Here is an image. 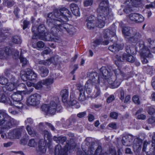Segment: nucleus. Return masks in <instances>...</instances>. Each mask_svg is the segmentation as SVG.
Wrapping results in <instances>:
<instances>
[{
    "instance_id": "5",
    "label": "nucleus",
    "mask_w": 155,
    "mask_h": 155,
    "mask_svg": "<svg viewBox=\"0 0 155 155\" xmlns=\"http://www.w3.org/2000/svg\"><path fill=\"white\" fill-rule=\"evenodd\" d=\"M43 111L45 112L50 114L54 115L56 111L60 112L62 110V107L58 104L56 103L53 101H51L49 104L43 105L41 107Z\"/></svg>"
},
{
    "instance_id": "22",
    "label": "nucleus",
    "mask_w": 155,
    "mask_h": 155,
    "mask_svg": "<svg viewBox=\"0 0 155 155\" xmlns=\"http://www.w3.org/2000/svg\"><path fill=\"white\" fill-rule=\"evenodd\" d=\"M107 1L104 0L102 1L100 4L98 11L101 14L103 13L107 14Z\"/></svg>"
},
{
    "instance_id": "40",
    "label": "nucleus",
    "mask_w": 155,
    "mask_h": 155,
    "mask_svg": "<svg viewBox=\"0 0 155 155\" xmlns=\"http://www.w3.org/2000/svg\"><path fill=\"white\" fill-rule=\"evenodd\" d=\"M37 142L35 139L32 138L30 140L28 143V145L31 147H35L37 146Z\"/></svg>"
},
{
    "instance_id": "6",
    "label": "nucleus",
    "mask_w": 155,
    "mask_h": 155,
    "mask_svg": "<svg viewBox=\"0 0 155 155\" xmlns=\"http://www.w3.org/2000/svg\"><path fill=\"white\" fill-rule=\"evenodd\" d=\"M86 146L83 145L82 148L84 152L85 155H104L103 153L98 155L94 154V150L96 148V145L93 142H92L90 137H87L85 139Z\"/></svg>"
},
{
    "instance_id": "64",
    "label": "nucleus",
    "mask_w": 155,
    "mask_h": 155,
    "mask_svg": "<svg viewBox=\"0 0 155 155\" xmlns=\"http://www.w3.org/2000/svg\"><path fill=\"white\" fill-rule=\"evenodd\" d=\"M118 114L115 112H112L110 114V117L113 119H117L118 116Z\"/></svg>"
},
{
    "instance_id": "51",
    "label": "nucleus",
    "mask_w": 155,
    "mask_h": 155,
    "mask_svg": "<svg viewBox=\"0 0 155 155\" xmlns=\"http://www.w3.org/2000/svg\"><path fill=\"white\" fill-rule=\"evenodd\" d=\"M138 15L137 17H136V23H140L143 22L144 20V18L141 15H140L138 14H137Z\"/></svg>"
},
{
    "instance_id": "43",
    "label": "nucleus",
    "mask_w": 155,
    "mask_h": 155,
    "mask_svg": "<svg viewBox=\"0 0 155 155\" xmlns=\"http://www.w3.org/2000/svg\"><path fill=\"white\" fill-rule=\"evenodd\" d=\"M13 104L14 106L19 110H21L23 107V104L21 102V101L15 102L14 103H13Z\"/></svg>"
},
{
    "instance_id": "20",
    "label": "nucleus",
    "mask_w": 155,
    "mask_h": 155,
    "mask_svg": "<svg viewBox=\"0 0 155 155\" xmlns=\"http://www.w3.org/2000/svg\"><path fill=\"white\" fill-rule=\"evenodd\" d=\"M133 29L127 27H124L122 30V33L125 38L128 40V38H130L133 32Z\"/></svg>"
},
{
    "instance_id": "49",
    "label": "nucleus",
    "mask_w": 155,
    "mask_h": 155,
    "mask_svg": "<svg viewBox=\"0 0 155 155\" xmlns=\"http://www.w3.org/2000/svg\"><path fill=\"white\" fill-rule=\"evenodd\" d=\"M7 58L5 50L0 48V59H5Z\"/></svg>"
},
{
    "instance_id": "21",
    "label": "nucleus",
    "mask_w": 155,
    "mask_h": 155,
    "mask_svg": "<svg viewBox=\"0 0 155 155\" xmlns=\"http://www.w3.org/2000/svg\"><path fill=\"white\" fill-rule=\"evenodd\" d=\"M61 9L63 20H68V18L71 16V12L68 9L64 7L61 8Z\"/></svg>"
},
{
    "instance_id": "52",
    "label": "nucleus",
    "mask_w": 155,
    "mask_h": 155,
    "mask_svg": "<svg viewBox=\"0 0 155 155\" xmlns=\"http://www.w3.org/2000/svg\"><path fill=\"white\" fill-rule=\"evenodd\" d=\"M51 63L54 65L57 64L58 62V56H56L50 58Z\"/></svg>"
},
{
    "instance_id": "8",
    "label": "nucleus",
    "mask_w": 155,
    "mask_h": 155,
    "mask_svg": "<svg viewBox=\"0 0 155 155\" xmlns=\"http://www.w3.org/2000/svg\"><path fill=\"white\" fill-rule=\"evenodd\" d=\"M75 147V144L73 143L70 144L67 143L64 146V149H62L61 147L59 144L57 145L55 147L54 154L55 155H68V149L72 150Z\"/></svg>"
},
{
    "instance_id": "16",
    "label": "nucleus",
    "mask_w": 155,
    "mask_h": 155,
    "mask_svg": "<svg viewBox=\"0 0 155 155\" xmlns=\"http://www.w3.org/2000/svg\"><path fill=\"white\" fill-rule=\"evenodd\" d=\"M65 21L63 20L62 21H57L56 22H53L50 26L54 25L58 27V29H59V31H65L66 30L67 26H69V24L64 22V21Z\"/></svg>"
},
{
    "instance_id": "30",
    "label": "nucleus",
    "mask_w": 155,
    "mask_h": 155,
    "mask_svg": "<svg viewBox=\"0 0 155 155\" xmlns=\"http://www.w3.org/2000/svg\"><path fill=\"white\" fill-rule=\"evenodd\" d=\"M67 138L65 137L60 136L57 137L54 136L53 137V140L58 143H59L63 144L64 142H66Z\"/></svg>"
},
{
    "instance_id": "57",
    "label": "nucleus",
    "mask_w": 155,
    "mask_h": 155,
    "mask_svg": "<svg viewBox=\"0 0 155 155\" xmlns=\"http://www.w3.org/2000/svg\"><path fill=\"white\" fill-rule=\"evenodd\" d=\"M93 0H85L84 2V5L85 7L91 6L93 4Z\"/></svg>"
},
{
    "instance_id": "4",
    "label": "nucleus",
    "mask_w": 155,
    "mask_h": 155,
    "mask_svg": "<svg viewBox=\"0 0 155 155\" xmlns=\"http://www.w3.org/2000/svg\"><path fill=\"white\" fill-rule=\"evenodd\" d=\"M135 48L133 47L127 46L126 48V51L127 54H124L121 56L120 54H117L116 56V58L117 59L115 61V63L118 67H120V65L121 64V61L123 60H126L127 61L133 62L135 60V58L130 54H134Z\"/></svg>"
},
{
    "instance_id": "47",
    "label": "nucleus",
    "mask_w": 155,
    "mask_h": 155,
    "mask_svg": "<svg viewBox=\"0 0 155 155\" xmlns=\"http://www.w3.org/2000/svg\"><path fill=\"white\" fill-rule=\"evenodd\" d=\"M0 84L3 85L8 84V79L4 77H0Z\"/></svg>"
},
{
    "instance_id": "62",
    "label": "nucleus",
    "mask_w": 155,
    "mask_h": 155,
    "mask_svg": "<svg viewBox=\"0 0 155 155\" xmlns=\"http://www.w3.org/2000/svg\"><path fill=\"white\" fill-rule=\"evenodd\" d=\"M87 25L88 28L90 29H93L95 26L93 22L91 21H88L87 24Z\"/></svg>"
},
{
    "instance_id": "35",
    "label": "nucleus",
    "mask_w": 155,
    "mask_h": 155,
    "mask_svg": "<svg viewBox=\"0 0 155 155\" xmlns=\"http://www.w3.org/2000/svg\"><path fill=\"white\" fill-rule=\"evenodd\" d=\"M26 129L29 134L32 137H34L37 134L36 131L32 129L28 125L26 127Z\"/></svg>"
},
{
    "instance_id": "34",
    "label": "nucleus",
    "mask_w": 155,
    "mask_h": 155,
    "mask_svg": "<svg viewBox=\"0 0 155 155\" xmlns=\"http://www.w3.org/2000/svg\"><path fill=\"white\" fill-rule=\"evenodd\" d=\"M49 71L48 68H40L39 70V73L42 77H45L48 76Z\"/></svg>"
},
{
    "instance_id": "53",
    "label": "nucleus",
    "mask_w": 155,
    "mask_h": 155,
    "mask_svg": "<svg viewBox=\"0 0 155 155\" xmlns=\"http://www.w3.org/2000/svg\"><path fill=\"white\" fill-rule=\"evenodd\" d=\"M78 99L79 101L81 102L84 101L86 100V97L84 94V91L83 92H80Z\"/></svg>"
},
{
    "instance_id": "45",
    "label": "nucleus",
    "mask_w": 155,
    "mask_h": 155,
    "mask_svg": "<svg viewBox=\"0 0 155 155\" xmlns=\"http://www.w3.org/2000/svg\"><path fill=\"white\" fill-rule=\"evenodd\" d=\"M74 30L75 28L72 25H69V26H67L66 30L65 31H67L70 34H73V33L74 31Z\"/></svg>"
},
{
    "instance_id": "31",
    "label": "nucleus",
    "mask_w": 155,
    "mask_h": 155,
    "mask_svg": "<svg viewBox=\"0 0 155 155\" xmlns=\"http://www.w3.org/2000/svg\"><path fill=\"white\" fill-rule=\"evenodd\" d=\"M10 102L9 98L6 97L5 94H0V102L5 104L9 103Z\"/></svg>"
},
{
    "instance_id": "50",
    "label": "nucleus",
    "mask_w": 155,
    "mask_h": 155,
    "mask_svg": "<svg viewBox=\"0 0 155 155\" xmlns=\"http://www.w3.org/2000/svg\"><path fill=\"white\" fill-rule=\"evenodd\" d=\"M76 88L80 92H83L84 91V87L83 85L81 83L77 84L76 85Z\"/></svg>"
},
{
    "instance_id": "60",
    "label": "nucleus",
    "mask_w": 155,
    "mask_h": 155,
    "mask_svg": "<svg viewBox=\"0 0 155 155\" xmlns=\"http://www.w3.org/2000/svg\"><path fill=\"white\" fill-rule=\"evenodd\" d=\"M117 44H114L112 46L108 47L109 50L111 51L115 52L117 51Z\"/></svg>"
},
{
    "instance_id": "23",
    "label": "nucleus",
    "mask_w": 155,
    "mask_h": 155,
    "mask_svg": "<svg viewBox=\"0 0 155 155\" xmlns=\"http://www.w3.org/2000/svg\"><path fill=\"white\" fill-rule=\"evenodd\" d=\"M103 39L102 38H100L99 39H96L93 43H92V45L94 48H95L98 45L101 44H103L104 45H107V41L106 40H105L103 41Z\"/></svg>"
},
{
    "instance_id": "19",
    "label": "nucleus",
    "mask_w": 155,
    "mask_h": 155,
    "mask_svg": "<svg viewBox=\"0 0 155 155\" xmlns=\"http://www.w3.org/2000/svg\"><path fill=\"white\" fill-rule=\"evenodd\" d=\"M140 3V0H128L126 2V4L127 6V8L129 11L130 10V8H131V6L137 7Z\"/></svg>"
},
{
    "instance_id": "58",
    "label": "nucleus",
    "mask_w": 155,
    "mask_h": 155,
    "mask_svg": "<svg viewBox=\"0 0 155 155\" xmlns=\"http://www.w3.org/2000/svg\"><path fill=\"white\" fill-rule=\"evenodd\" d=\"M114 71L116 76L120 74L123 77L124 76V74L121 71L120 68H116L114 70Z\"/></svg>"
},
{
    "instance_id": "32",
    "label": "nucleus",
    "mask_w": 155,
    "mask_h": 155,
    "mask_svg": "<svg viewBox=\"0 0 155 155\" xmlns=\"http://www.w3.org/2000/svg\"><path fill=\"white\" fill-rule=\"evenodd\" d=\"M45 144L43 141H40L38 143V151L42 153H45L46 151V149L45 147Z\"/></svg>"
},
{
    "instance_id": "39",
    "label": "nucleus",
    "mask_w": 155,
    "mask_h": 155,
    "mask_svg": "<svg viewBox=\"0 0 155 155\" xmlns=\"http://www.w3.org/2000/svg\"><path fill=\"white\" fill-rule=\"evenodd\" d=\"M56 27H57L56 26L53 27L51 29L50 33L52 36H54V38L58 37L56 36L57 32L59 31V29H58V28Z\"/></svg>"
},
{
    "instance_id": "44",
    "label": "nucleus",
    "mask_w": 155,
    "mask_h": 155,
    "mask_svg": "<svg viewBox=\"0 0 155 155\" xmlns=\"http://www.w3.org/2000/svg\"><path fill=\"white\" fill-rule=\"evenodd\" d=\"M101 14L98 15L97 17V21H105L106 19V14H105V13H103L101 14Z\"/></svg>"
},
{
    "instance_id": "26",
    "label": "nucleus",
    "mask_w": 155,
    "mask_h": 155,
    "mask_svg": "<svg viewBox=\"0 0 155 155\" xmlns=\"http://www.w3.org/2000/svg\"><path fill=\"white\" fill-rule=\"evenodd\" d=\"M30 72L31 71H28V68L25 71L22 70L21 71V77L23 81H26L27 80H28L29 76L28 75V74H29V73H30Z\"/></svg>"
},
{
    "instance_id": "27",
    "label": "nucleus",
    "mask_w": 155,
    "mask_h": 155,
    "mask_svg": "<svg viewBox=\"0 0 155 155\" xmlns=\"http://www.w3.org/2000/svg\"><path fill=\"white\" fill-rule=\"evenodd\" d=\"M11 97L13 101V103H14L22 100L23 97L21 94L14 93L11 95Z\"/></svg>"
},
{
    "instance_id": "61",
    "label": "nucleus",
    "mask_w": 155,
    "mask_h": 155,
    "mask_svg": "<svg viewBox=\"0 0 155 155\" xmlns=\"http://www.w3.org/2000/svg\"><path fill=\"white\" fill-rule=\"evenodd\" d=\"M133 100L135 104H140L139 98L137 95H135L133 97Z\"/></svg>"
},
{
    "instance_id": "48",
    "label": "nucleus",
    "mask_w": 155,
    "mask_h": 155,
    "mask_svg": "<svg viewBox=\"0 0 155 155\" xmlns=\"http://www.w3.org/2000/svg\"><path fill=\"white\" fill-rule=\"evenodd\" d=\"M43 81V80L40 81L35 85V87L36 89L38 90L42 88V85H44Z\"/></svg>"
},
{
    "instance_id": "24",
    "label": "nucleus",
    "mask_w": 155,
    "mask_h": 155,
    "mask_svg": "<svg viewBox=\"0 0 155 155\" xmlns=\"http://www.w3.org/2000/svg\"><path fill=\"white\" fill-rule=\"evenodd\" d=\"M17 87V89L19 90V91L21 92H25L26 91L25 93H27L28 94H29L32 91V90L31 89L30 90H28L27 89L26 91V87L25 84L23 83H21Z\"/></svg>"
},
{
    "instance_id": "13",
    "label": "nucleus",
    "mask_w": 155,
    "mask_h": 155,
    "mask_svg": "<svg viewBox=\"0 0 155 155\" xmlns=\"http://www.w3.org/2000/svg\"><path fill=\"white\" fill-rule=\"evenodd\" d=\"M57 77L55 73L51 72L48 78L45 79L43 80V81L42 82L44 83V85L47 86L48 90H51V88L50 85L54 83V80L56 79Z\"/></svg>"
},
{
    "instance_id": "11",
    "label": "nucleus",
    "mask_w": 155,
    "mask_h": 155,
    "mask_svg": "<svg viewBox=\"0 0 155 155\" xmlns=\"http://www.w3.org/2000/svg\"><path fill=\"white\" fill-rule=\"evenodd\" d=\"M45 28L43 25H41L38 27L33 26L31 29L32 31L34 34L32 38L36 39V36H38L40 38L45 32Z\"/></svg>"
},
{
    "instance_id": "29",
    "label": "nucleus",
    "mask_w": 155,
    "mask_h": 155,
    "mask_svg": "<svg viewBox=\"0 0 155 155\" xmlns=\"http://www.w3.org/2000/svg\"><path fill=\"white\" fill-rule=\"evenodd\" d=\"M60 95L62 97L63 101L64 102H66L68 96V91L66 89L62 90Z\"/></svg>"
},
{
    "instance_id": "54",
    "label": "nucleus",
    "mask_w": 155,
    "mask_h": 155,
    "mask_svg": "<svg viewBox=\"0 0 155 155\" xmlns=\"http://www.w3.org/2000/svg\"><path fill=\"white\" fill-rule=\"evenodd\" d=\"M43 133L44 135L45 138H47V140H48L49 141L51 140V134L47 130H44L43 132Z\"/></svg>"
},
{
    "instance_id": "14",
    "label": "nucleus",
    "mask_w": 155,
    "mask_h": 155,
    "mask_svg": "<svg viewBox=\"0 0 155 155\" xmlns=\"http://www.w3.org/2000/svg\"><path fill=\"white\" fill-rule=\"evenodd\" d=\"M142 150L146 151L147 155H155V146L152 145L150 148V144L146 141L144 142Z\"/></svg>"
},
{
    "instance_id": "10",
    "label": "nucleus",
    "mask_w": 155,
    "mask_h": 155,
    "mask_svg": "<svg viewBox=\"0 0 155 155\" xmlns=\"http://www.w3.org/2000/svg\"><path fill=\"white\" fill-rule=\"evenodd\" d=\"M41 96L38 94H35L30 96L27 100L28 106H37L40 103Z\"/></svg>"
},
{
    "instance_id": "56",
    "label": "nucleus",
    "mask_w": 155,
    "mask_h": 155,
    "mask_svg": "<svg viewBox=\"0 0 155 155\" xmlns=\"http://www.w3.org/2000/svg\"><path fill=\"white\" fill-rule=\"evenodd\" d=\"M107 154L108 155H116L117 153L114 147L110 148L109 149Z\"/></svg>"
},
{
    "instance_id": "9",
    "label": "nucleus",
    "mask_w": 155,
    "mask_h": 155,
    "mask_svg": "<svg viewBox=\"0 0 155 155\" xmlns=\"http://www.w3.org/2000/svg\"><path fill=\"white\" fill-rule=\"evenodd\" d=\"M141 35L137 32L136 30L134 29L133 32L130 38H128V40L127 41L130 42L137 43L136 46L139 48V46L137 45L138 43H140L142 41L145 43L146 41L148 39H146L144 42L141 40Z\"/></svg>"
},
{
    "instance_id": "63",
    "label": "nucleus",
    "mask_w": 155,
    "mask_h": 155,
    "mask_svg": "<svg viewBox=\"0 0 155 155\" xmlns=\"http://www.w3.org/2000/svg\"><path fill=\"white\" fill-rule=\"evenodd\" d=\"M44 46V43L41 41H38L37 43V47L39 48H43Z\"/></svg>"
},
{
    "instance_id": "33",
    "label": "nucleus",
    "mask_w": 155,
    "mask_h": 155,
    "mask_svg": "<svg viewBox=\"0 0 155 155\" xmlns=\"http://www.w3.org/2000/svg\"><path fill=\"white\" fill-rule=\"evenodd\" d=\"M135 142H137V143H135L133 144L134 148H136L138 150H140L141 148V145L142 143V140L139 138H137L135 140Z\"/></svg>"
},
{
    "instance_id": "46",
    "label": "nucleus",
    "mask_w": 155,
    "mask_h": 155,
    "mask_svg": "<svg viewBox=\"0 0 155 155\" xmlns=\"http://www.w3.org/2000/svg\"><path fill=\"white\" fill-rule=\"evenodd\" d=\"M14 50L12 48H7L5 49V53L6 54V56L9 55L11 54H13Z\"/></svg>"
},
{
    "instance_id": "15",
    "label": "nucleus",
    "mask_w": 155,
    "mask_h": 155,
    "mask_svg": "<svg viewBox=\"0 0 155 155\" xmlns=\"http://www.w3.org/2000/svg\"><path fill=\"white\" fill-rule=\"evenodd\" d=\"M40 39L47 41H60V40L59 37L55 38L52 36L50 33L45 32L39 38Z\"/></svg>"
},
{
    "instance_id": "12",
    "label": "nucleus",
    "mask_w": 155,
    "mask_h": 155,
    "mask_svg": "<svg viewBox=\"0 0 155 155\" xmlns=\"http://www.w3.org/2000/svg\"><path fill=\"white\" fill-rule=\"evenodd\" d=\"M23 129L19 128L11 130L8 133V137L10 139H19L21 136V132Z\"/></svg>"
},
{
    "instance_id": "1",
    "label": "nucleus",
    "mask_w": 155,
    "mask_h": 155,
    "mask_svg": "<svg viewBox=\"0 0 155 155\" xmlns=\"http://www.w3.org/2000/svg\"><path fill=\"white\" fill-rule=\"evenodd\" d=\"M90 78L87 80L85 84L86 91L87 94L90 95L92 92V86L94 85L95 88V92L93 93L95 97L98 96L100 94V90L99 88V84L100 81L105 84L107 81L106 76L102 73V76L101 77L97 75V73L93 72L89 75Z\"/></svg>"
},
{
    "instance_id": "36",
    "label": "nucleus",
    "mask_w": 155,
    "mask_h": 155,
    "mask_svg": "<svg viewBox=\"0 0 155 155\" xmlns=\"http://www.w3.org/2000/svg\"><path fill=\"white\" fill-rule=\"evenodd\" d=\"M17 86V85L11 83H8V84L6 85L5 88L7 91H12L15 89Z\"/></svg>"
},
{
    "instance_id": "17",
    "label": "nucleus",
    "mask_w": 155,
    "mask_h": 155,
    "mask_svg": "<svg viewBox=\"0 0 155 155\" xmlns=\"http://www.w3.org/2000/svg\"><path fill=\"white\" fill-rule=\"evenodd\" d=\"M107 82L108 84V86L112 88H117L120 85V83H117L115 81L114 76H111L109 78H107Z\"/></svg>"
},
{
    "instance_id": "55",
    "label": "nucleus",
    "mask_w": 155,
    "mask_h": 155,
    "mask_svg": "<svg viewBox=\"0 0 155 155\" xmlns=\"http://www.w3.org/2000/svg\"><path fill=\"white\" fill-rule=\"evenodd\" d=\"M137 16V13L131 14L130 15L129 17L130 20L136 23V17Z\"/></svg>"
},
{
    "instance_id": "7",
    "label": "nucleus",
    "mask_w": 155,
    "mask_h": 155,
    "mask_svg": "<svg viewBox=\"0 0 155 155\" xmlns=\"http://www.w3.org/2000/svg\"><path fill=\"white\" fill-rule=\"evenodd\" d=\"M62 16L61 9L59 10H55L54 13L51 12L48 15L47 19V23L50 25L53 22H56L57 21H62Z\"/></svg>"
},
{
    "instance_id": "2",
    "label": "nucleus",
    "mask_w": 155,
    "mask_h": 155,
    "mask_svg": "<svg viewBox=\"0 0 155 155\" xmlns=\"http://www.w3.org/2000/svg\"><path fill=\"white\" fill-rule=\"evenodd\" d=\"M139 46V52L141 57L142 62L143 64H147L148 61L146 58H151L153 56L151 51L155 53V40L148 38L145 42L138 43Z\"/></svg>"
},
{
    "instance_id": "41",
    "label": "nucleus",
    "mask_w": 155,
    "mask_h": 155,
    "mask_svg": "<svg viewBox=\"0 0 155 155\" xmlns=\"http://www.w3.org/2000/svg\"><path fill=\"white\" fill-rule=\"evenodd\" d=\"M7 31H4L3 29L0 30V42L3 41L6 37V35L5 33H7Z\"/></svg>"
},
{
    "instance_id": "59",
    "label": "nucleus",
    "mask_w": 155,
    "mask_h": 155,
    "mask_svg": "<svg viewBox=\"0 0 155 155\" xmlns=\"http://www.w3.org/2000/svg\"><path fill=\"white\" fill-rule=\"evenodd\" d=\"M105 22L104 21H97L96 26L99 28H102L105 25Z\"/></svg>"
},
{
    "instance_id": "25",
    "label": "nucleus",
    "mask_w": 155,
    "mask_h": 155,
    "mask_svg": "<svg viewBox=\"0 0 155 155\" xmlns=\"http://www.w3.org/2000/svg\"><path fill=\"white\" fill-rule=\"evenodd\" d=\"M68 104L69 105L74 106L75 108H78L80 107V105L78 103H77L76 100L74 98L70 97V100L68 101Z\"/></svg>"
},
{
    "instance_id": "38",
    "label": "nucleus",
    "mask_w": 155,
    "mask_h": 155,
    "mask_svg": "<svg viewBox=\"0 0 155 155\" xmlns=\"http://www.w3.org/2000/svg\"><path fill=\"white\" fill-rule=\"evenodd\" d=\"M19 59L21 62L22 63V67H26L28 64V61L25 58L23 57L21 51V52Z\"/></svg>"
},
{
    "instance_id": "42",
    "label": "nucleus",
    "mask_w": 155,
    "mask_h": 155,
    "mask_svg": "<svg viewBox=\"0 0 155 155\" xmlns=\"http://www.w3.org/2000/svg\"><path fill=\"white\" fill-rule=\"evenodd\" d=\"M28 71H31L30 73H29V74L31 73V77L29 76L28 80L31 81L35 79L37 76L36 74L32 71L30 68H28Z\"/></svg>"
},
{
    "instance_id": "3",
    "label": "nucleus",
    "mask_w": 155,
    "mask_h": 155,
    "mask_svg": "<svg viewBox=\"0 0 155 155\" xmlns=\"http://www.w3.org/2000/svg\"><path fill=\"white\" fill-rule=\"evenodd\" d=\"M17 124V121L8 115L5 110H0V126L2 130H8Z\"/></svg>"
},
{
    "instance_id": "18",
    "label": "nucleus",
    "mask_w": 155,
    "mask_h": 155,
    "mask_svg": "<svg viewBox=\"0 0 155 155\" xmlns=\"http://www.w3.org/2000/svg\"><path fill=\"white\" fill-rule=\"evenodd\" d=\"M133 139V137L132 135H126L123 137L122 140V143L124 146H130L132 143Z\"/></svg>"
},
{
    "instance_id": "37",
    "label": "nucleus",
    "mask_w": 155,
    "mask_h": 155,
    "mask_svg": "<svg viewBox=\"0 0 155 155\" xmlns=\"http://www.w3.org/2000/svg\"><path fill=\"white\" fill-rule=\"evenodd\" d=\"M12 41L13 42L17 44H20L22 42L20 37L18 35L14 36L12 38Z\"/></svg>"
},
{
    "instance_id": "28",
    "label": "nucleus",
    "mask_w": 155,
    "mask_h": 155,
    "mask_svg": "<svg viewBox=\"0 0 155 155\" xmlns=\"http://www.w3.org/2000/svg\"><path fill=\"white\" fill-rule=\"evenodd\" d=\"M15 3L13 0H4L3 4V5L9 8L12 7Z\"/></svg>"
}]
</instances>
